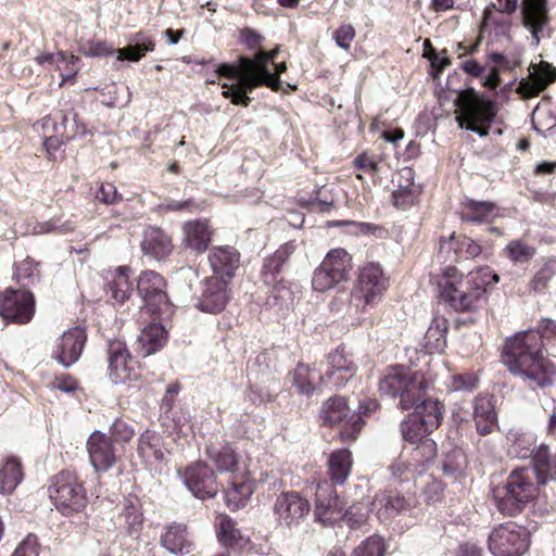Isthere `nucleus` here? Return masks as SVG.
<instances>
[{
	"label": "nucleus",
	"instance_id": "1a4fd4ad",
	"mask_svg": "<svg viewBox=\"0 0 556 556\" xmlns=\"http://www.w3.org/2000/svg\"><path fill=\"white\" fill-rule=\"evenodd\" d=\"M137 291L144 303V309L160 319H168L174 314V305L166 292V281L157 273L143 271L137 280Z\"/></svg>",
	"mask_w": 556,
	"mask_h": 556
},
{
	"label": "nucleus",
	"instance_id": "9d476101",
	"mask_svg": "<svg viewBox=\"0 0 556 556\" xmlns=\"http://www.w3.org/2000/svg\"><path fill=\"white\" fill-rule=\"evenodd\" d=\"M530 546V532L514 522L495 527L488 538L489 551L494 556H521Z\"/></svg>",
	"mask_w": 556,
	"mask_h": 556
},
{
	"label": "nucleus",
	"instance_id": "6e6d98bb",
	"mask_svg": "<svg viewBox=\"0 0 556 556\" xmlns=\"http://www.w3.org/2000/svg\"><path fill=\"white\" fill-rule=\"evenodd\" d=\"M78 61L79 59L73 54L66 55L64 52L58 53V66L62 71V81L60 86L75 78L78 73V67L76 66Z\"/></svg>",
	"mask_w": 556,
	"mask_h": 556
},
{
	"label": "nucleus",
	"instance_id": "0e129e2a",
	"mask_svg": "<svg viewBox=\"0 0 556 556\" xmlns=\"http://www.w3.org/2000/svg\"><path fill=\"white\" fill-rule=\"evenodd\" d=\"M444 485L441 481L432 478L424 486L425 501L428 504H433L441 501L443 496Z\"/></svg>",
	"mask_w": 556,
	"mask_h": 556
},
{
	"label": "nucleus",
	"instance_id": "69168bd1",
	"mask_svg": "<svg viewBox=\"0 0 556 556\" xmlns=\"http://www.w3.org/2000/svg\"><path fill=\"white\" fill-rule=\"evenodd\" d=\"M355 37V29L352 25H342L333 34L336 43L344 49L349 50L350 46Z\"/></svg>",
	"mask_w": 556,
	"mask_h": 556
},
{
	"label": "nucleus",
	"instance_id": "a211bd4d",
	"mask_svg": "<svg viewBox=\"0 0 556 556\" xmlns=\"http://www.w3.org/2000/svg\"><path fill=\"white\" fill-rule=\"evenodd\" d=\"M87 334L84 328L74 327L64 331L54 343L52 357L63 367L75 364L85 348Z\"/></svg>",
	"mask_w": 556,
	"mask_h": 556
},
{
	"label": "nucleus",
	"instance_id": "a18cd8bd",
	"mask_svg": "<svg viewBox=\"0 0 556 556\" xmlns=\"http://www.w3.org/2000/svg\"><path fill=\"white\" fill-rule=\"evenodd\" d=\"M369 501L354 502L344 510L343 514L341 513L340 519L342 518L351 529L359 528L369 517Z\"/></svg>",
	"mask_w": 556,
	"mask_h": 556
},
{
	"label": "nucleus",
	"instance_id": "5fc2aeb1",
	"mask_svg": "<svg viewBox=\"0 0 556 556\" xmlns=\"http://www.w3.org/2000/svg\"><path fill=\"white\" fill-rule=\"evenodd\" d=\"M380 157L376 154L363 152L353 160V165L358 170L376 178L380 172Z\"/></svg>",
	"mask_w": 556,
	"mask_h": 556
},
{
	"label": "nucleus",
	"instance_id": "37998d69",
	"mask_svg": "<svg viewBox=\"0 0 556 556\" xmlns=\"http://www.w3.org/2000/svg\"><path fill=\"white\" fill-rule=\"evenodd\" d=\"M185 243H210L213 230L207 220H193L184 225Z\"/></svg>",
	"mask_w": 556,
	"mask_h": 556
},
{
	"label": "nucleus",
	"instance_id": "0eeeda50",
	"mask_svg": "<svg viewBox=\"0 0 556 556\" xmlns=\"http://www.w3.org/2000/svg\"><path fill=\"white\" fill-rule=\"evenodd\" d=\"M48 491L55 507L64 515L80 511L87 504L86 491L75 472L64 470L55 475Z\"/></svg>",
	"mask_w": 556,
	"mask_h": 556
},
{
	"label": "nucleus",
	"instance_id": "49530a36",
	"mask_svg": "<svg viewBox=\"0 0 556 556\" xmlns=\"http://www.w3.org/2000/svg\"><path fill=\"white\" fill-rule=\"evenodd\" d=\"M53 119L55 132L61 138L68 140L79 132L77 114L74 112L59 111L53 115Z\"/></svg>",
	"mask_w": 556,
	"mask_h": 556
},
{
	"label": "nucleus",
	"instance_id": "7ed1b4c3",
	"mask_svg": "<svg viewBox=\"0 0 556 556\" xmlns=\"http://www.w3.org/2000/svg\"><path fill=\"white\" fill-rule=\"evenodd\" d=\"M500 277L489 267L463 275L455 266L442 269L438 281L440 298L456 312L476 309L484 295L486 288L497 283Z\"/></svg>",
	"mask_w": 556,
	"mask_h": 556
},
{
	"label": "nucleus",
	"instance_id": "79ce46f5",
	"mask_svg": "<svg viewBox=\"0 0 556 556\" xmlns=\"http://www.w3.org/2000/svg\"><path fill=\"white\" fill-rule=\"evenodd\" d=\"M433 430H426L422 421L414 415L407 416L401 422V433L404 441L416 444L428 434L432 433Z\"/></svg>",
	"mask_w": 556,
	"mask_h": 556
},
{
	"label": "nucleus",
	"instance_id": "680f3d73",
	"mask_svg": "<svg viewBox=\"0 0 556 556\" xmlns=\"http://www.w3.org/2000/svg\"><path fill=\"white\" fill-rule=\"evenodd\" d=\"M97 199L105 204L118 203L123 200L122 194L117 191L116 187L112 182L101 184L97 191Z\"/></svg>",
	"mask_w": 556,
	"mask_h": 556
},
{
	"label": "nucleus",
	"instance_id": "c9c22d12",
	"mask_svg": "<svg viewBox=\"0 0 556 556\" xmlns=\"http://www.w3.org/2000/svg\"><path fill=\"white\" fill-rule=\"evenodd\" d=\"M321 264L342 281L348 279L349 273L353 267L352 256L343 248L330 250Z\"/></svg>",
	"mask_w": 556,
	"mask_h": 556
},
{
	"label": "nucleus",
	"instance_id": "58836bf2",
	"mask_svg": "<svg viewBox=\"0 0 556 556\" xmlns=\"http://www.w3.org/2000/svg\"><path fill=\"white\" fill-rule=\"evenodd\" d=\"M206 455L215 464L219 472H235L238 470L239 456L230 444H226L220 448L207 446Z\"/></svg>",
	"mask_w": 556,
	"mask_h": 556
},
{
	"label": "nucleus",
	"instance_id": "aec40b11",
	"mask_svg": "<svg viewBox=\"0 0 556 556\" xmlns=\"http://www.w3.org/2000/svg\"><path fill=\"white\" fill-rule=\"evenodd\" d=\"M328 365L326 374L318 376L319 383L324 387L343 388L356 374L355 364L344 355L340 348L329 353Z\"/></svg>",
	"mask_w": 556,
	"mask_h": 556
},
{
	"label": "nucleus",
	"instance_id": "052dcab7",
	"mask_svg": "<svg viewBox=\"0 0 556 556\" xmlns=\"http://www.w3.org/2000/svg\"><path fill=\"white\" fill-rule=\"evenodd\" d=\"M39 544L38 539L34 534H28L15 548L12 556H38Z\"/></svg>",
	"mask_w": 556,
	"mask_h": 556
},
{
	"label": "nucleus",
	"instance_id": "864d4df0",
	"mask_svg": "<svg viewBox=\"0 0 556 556\" xmlns=\"http://www.w3.org/2000/svg\"><path fill=\"white\" fill-rule=\"evenodd\" d=\"M39 275V263L30 257H26L16 266V277L24 286L33 285L38 281Z\"/></svg>",
	"mask_w": 556,
	"mask_h": 556
},
{
	"label": "nucleus",
	"instance_id": "4be33fe9",
	"mask_svg": "<svg viewBox=\"0 0 556 556\" xmlns=\"http://www.w3.org/2000/svg\"><path fill=\"white\" fill-rule=\"evenodd\" d=\"M343 511L333 485L327 481L318 483L315 500V517L324 523H332L340 519Z\"/></svg>",
	"mask_w": 556,
	"mask_h": 556
},
{
	"label": "nucleus",
	"instance_id": "c03bdc74",
	"mask_svg": "<svg viewBox=\"0 0 556 556\" xmlns=\"http://www.w3.org/2000/svg\"><path fill=\"white\" fill-rule=\"evenodd\" d=\"M493 10L491 7H486L483 12V18L481 23V30H493L497 36H506L510 29V21Z\"/></svg>",
	"mask_w": 556,
	"mask_h": 556
},
{
	"label": "nucleus",
	"instance_id": "20e7f679",
	"mask_svg": "<svg viewBox=\"0 0 556 556\" xmlns=\"http://www.w3.org/2000/svg\"><path fill=\"white\" fill-rule=\"evenodd\" d=\"M542 490L538 473L528 466L513 470L505 483L492 492L497 510L504 516L514 517L522 513Z\"/></svg>",
	"mask_w": 556,
	"mask_h": 556
},
{
	"label": "nucleus",
	"instance_id": "c756f323",
	"mask_svg": "<svg viewBox=\"0 0 556 556\" xmlns=\"http://www.w3.org/2000/svg\"><path fill=\"white\" fill-rule=\"evenodd\" d=\"M167 340L165 327L159 323L146 326L138 336V349L142 356H149L163 348Z\"/></svg>",
	"mask_w": 556,
	"mask_h": 556
},
{
	"label": "nucleus",
	"instance_id": "6ab92c4d",
	"mask_svg": "<svg viewBox=\"0 0 556 556\" xmlns=\"http://www.w3.org/2000/svg\"><path fill=\"white\" fill-rule=\"evenodd\" d=\"M521 14L525 27L531 33L535 46L541 37L549 35V14L547 0H522Z\"/></svg>",
	"mask_w": 556,
	"mask_h": 556
},
{
	"label": "nucleus",
	"instance_id": "774afa93",
	"mask_svg": "<svg viewBox=\"0 0 556 556\" xmlns=\"http://www.w3.org/2000/svg\"><path fill=\"white\" fill-rule=\"evenodd\" d=\"M509 257L514 262L528 261L535 252L532 245H507Z\"/></svg>",
	"mask_w": 556,
	"mask_h": 556
},
{
	"label": "nucleus",
	"instance_id": "412c9836",
	"mask_svg": "<svg viewBox=\"0 0 556 556\" xmlns=\"http://www.w3.org/2000/svg\"><path fill=\"white\" fill-rule=\"evenodd\" d=\"M87 448L91 465L98 472H106L117 462L112 439L98 431L89 437Z\"/></svg>",
	"mask_w": 556,
	"mask_h": 556
},
{
	"label": "nucleus",
	"instance_id": "bb28decb",
	"mask_svg": "<svg viewBox=\"0 0 556 556\" xmlns=\"http://www.w3.org/2000/svg\"><path fill=\"white\" fill-rule=\"evenodd\" d=\"M530 468L538 473V481L543 486V494L546 495L545 488L549 483H556V453L551 454L548 446L541 444L533 451Z\"/></svg>",
	"mask_w": 556,
	"mask_h": 556
},
{
	"label": "nucleus",
	"instance_id": "39448f33",
	"mask_svg": "<svg viewBox=\"0 0 556 556\" xmlns=\"http://www.w3.org/2000/svg\"><path fill=\"white\" fill-rule=\"evenodd\" d=\"M425 377L412 372L404 366L388 367L379 379L378 389L382 396L399 399V408L409 410L420 400V394L428 390Z\"/></svg>",
	"mask_w": 556,
	"mask_h": 556
},
{
	"label": "nucleus",
	"instance_id": "de8ad7c7",
	"mask_svg": "<svg viewBox=\"0 0 556 556\" xmlns=\"http://www.w3.org/2000/svg\"><path fill=\"white\" fill-rule=\"evenodd\" d=\"M467 464L466 455L459 447L447 452L442 460V470L448 477H457L463 472Z\"/></svg>",
	"mask_w": 556,
	"mask_h": 556
},
{
	"label": "nucleus",
	"instance_id": "f03ea898",
	"mask_svg": "<svg viewBox=\"0 0 556 556\" xmlns=\"http://www.w3.org/2000/svg\"><path fill=\"white\" fill-rule=\"evenodd\" d=\"M279 52L276 48L269 52L260 51L254 58L240 56L233 64L224 63L217 68L220 76L235 80V83L223 85V96L231 99L236 105L248 106L251 98L248 92L260 86H267L275 91L281 87V81L276 75H271L268 67Z\"/></svg>",
	"mask_w": 556,
	"mask_h": 556
},
{
	"label": "nucleus",
	"instance_id": "f3484780",
	"mask_svg": "<svg viewBox=\"0 0 556 556\" xmlns=\"http://www.w3.org/2000/svg\"><path fill=\"white\" fill-rule=\"evenodd\" d=\"M377 509V516L382 521L392 520L400 516L417 518L418 500L414 494L388 493L377 496L371 503Z\"/></svg>",
	"mask_w": 556,
	"mask_h": 556
},
{
	"label": "nucleus",
	"instance_id": "f257e3e1",
	"mask_svg": "<svg viewBox=\"0 0 556 556\" xmlns=\"http://www.w3.org/2000/svg\"><path fill=\"white\" fill-rule=\"evenodd\" d=\"M556 336V320L542 318L538 330L519 332L506 340L503 363L528 388L545 389L556 384V367L543 357V338Z\"/></svg>",
	"mask_w": 556,
	"mask_h": 556
},
{
	"label": "nucleus",
	"instance_id": "603ef678",
	"mask_svg": "<svg viewBox=\"0 0 556 556\" xmlns=\"http://www.w3.org/2000/svg\"><path fill=\"white\" fill-rule=\"evenodd\" d=\"M342 280L337 278L323 264L314 270L312 278V287L315 291L325 292L337 286Z\"/></svg>",
	"mask_w": 556,
	"mask_h": 556
},
{
	"label": "nucleus",
	"instance_id": "bf43d9fd",
	"mask_svg": "<svg viewBox=\"0 0 556 556\" xmlns=\"http://www.w3.org/2000/svg\"><path fill=\"white\" fill-rule=\"evenodd\" d=\"M477 384L478 378L473 374L465 372L452 376L450 388L453 391H472Z\"/></svg>",
	"mask_w": 556,
	"mask_h": 556
},
{
	"label": "nucleus",
	"instance_id": "e2e57ef3",
	"mask_svg": "<svg viewBox=\"0 0 556 556\" xmlns=\"http://www.w3.org/2000/svg\"><path fill=\"white\" fill-rule=\"evenodd\" d=\"M111 439L116 442H128L132 439L135 431L125 421L116 419L111 426Z\"/></svg>",
	"mask_w": 556,
	"mask_h": 556
},
{
	"label": "nucleus",
	"instance_id": "ea45409f",
	"mask_svg": "<svg viewBox=\"0 0 556 556\" xmlns=\"http://www.w3.org/2000/svg\"><path fill=\"white\" fill-rule=\"evenodd\" d=\"M23 479L22 464L15 457H9L0 468V493H11Z\"/></svg>",
	"mask_w": 556,
	"mask_h": 556
},
{
	"label": "nucleus",
	"instance_id": "4468645a",
	"mask_svg": "<svg viewBox=\"0 0 556 556\" xmlns=\"http://www.w3.org/2000/svg\"><path fill=\"white\" fill-rule=\"evenodd\" d=\"M108 362V375L114 384L135 381L139 378L138 364L131 357L125 342L121 340L109 342Z\"/></svg>",
	"mask_w": 556,
	"mask_h": 556
},
{
	"label": "nucleus",
	"instance_id": "e433bc0d",
	"mask_svg": "<svg viewBox=\"0 0 556 556\" xmlns=\"http://www.w3.org/2000/svg\"><path fill=\"white\" fill-rule=\"evenodd\" d=\"M253 492V482L248 478L232 481L231 485L224 493L226 505L231 510L240 509L245 505Z\"/></svg>",
	"mask_w": 556,
	"mask_h": 556
},
{
	"label": "nucleus",
	"instance_id": "a19ab883",
	"mask_svg": "<svg viewBox=\"0 0 556 556\" xmlns=\"http://www.w3.org/2000/svg\"><path fill=\"white\" fill-rule=\"evenodd\" d=\"M318 376H321L319 369L300 364L293 372V383L300 393L309 395L316 388Z\"/></svg>",
	"mask_w": 556,
	"mask_h": 556
},
{
	"label": "nucleus",
	"instance_id": "9b49d317",
	"mask_svg": "<svg viewBox=\"0 0 556 556\" xmlns=\"http://www.w3.org/2000/svg\"><path fill=\"white\" fill-rule=\"evenodd\" d=\"M321 418L325 425L340 427L339 433L343 441L355 440L364 424L361 416L352 412L343 396L327 400L321 408Z\"/></svg>",
	"mask_w": 556,
	"mask_h": 556
},
{
	"label": "nucleus",
	"instance_id": "f8f14e48",
	"mask_svg": "<svg viewBox=\"0 0 556 556\" xmlns=\"http://www.w3.org/2000/svg\"><path fill=\"white\" fill-rule=\"evenodd\" d=\"M389 287V278L379 263H367L361 267L352 296L364 305L378 303Z\"/></svg>",
	"mask_w": 556,
	"mask_h": 556
},
{
	"label": "nucleus",
	"instance_id": "72a5a7b5",
	"mask_svg": "<svg viewBox=\"0 0 556 556\" xmlns=\"http://www.w3.org/2000/svg\"><path fill=\"white\" fill-rule=\"evenodd\" d=\"M462 219L470 223H490L496 215V205L489 201L467 199L462 203Z\"/></svg>",
	"mask_w": 556,
	"mask_h": 556
},
{
	"label": "nucleus",
	"instance_id": "13d9d810",
	"mask_svg": "<svg viewBox=\"0 0 556 556\" xmlns=\"http://www.w3.org/2000/svg\"><path fill=\"white\" fill-rule=\"evenodd\" d=\"M349 227L348 231L355 235L371 236L372 239H386L387 230L380 226L368 223L343 222Z\"/></svg>",
	"mask_w": 556,
	"mask_h": 556
},
{
	"label": "nucleus",
	"instance_id": "4c0bfd02",
	"mask_svg": "<svg viewBox=\"0 0 556 556\" xmlns=\"http://www.w3.org/2000/svg\"><path fill=\"white\" fill-rule=\"evenodd\" d=\"M352 454L349 450L342 448L330 454L328 466L332 482L343 484L352 468Z\"/></svg>",
	"mask_w": 556,
	"mask_h": 556
},
{
	"label": "nucleus",
	"instance_id": "09e8293b",
	"mask_svg": "<svg viewBox=\"0 0 556 556\" xmlns=\"http://www.w3.org/2000/svg\"><path fill=\"white\" fill-rule=\"evenodd\" d=\"M445 319H435L426 332L427 344L437 352H442L446 348V325Z\"/></svg>",
	"mask_w": 556,
	"mask_h": 556
},
{
	"label": "nucleus",
	"instance_id": "423d86ee",
	"mask_svg": "<svg viewBox=\"0 0 556 556\" xmlns=\"http://www.w3.org/2000/svg\"><path fill=\"white\" fill-rule=\"evenodd\" d=\"M457 103L462 110V115L457 117L459 127L486 137L489 126L496 115L494 102L468 89L458 96Z\"/></svg>",
	"mask_w": 556,
	"mask_h": 556
},
{
	"label": "nucleus",
	"instance_id": "b1692460",
	"mask_svg": "<svg viewBox=\"0 0 556 556\" xmlns=\"http://www.w3.org/2000/svg\"><path fill=\"white\" fill-rule=\"evenodd\" d=\"M211 267L219 279H231L240 263V253L235 245H215L208 254Z\"/></svg>",
	"mask_w": 556,
	"mask_h": 556
},
{
	"label": "nucleus",
	"instance_id": "2eb2a0df",
	"mask_svg": "<svg viewBox=\"0 0 556 556\" xmlns=\"http://www.w3.org/2000/svg\"><path fill=\"white\" fill-rule=\"evenodd\" d=\"M34 312V295L27 290L9 289L0 300V315L8 321L26 324L31 319Z\"/></svg>",
	"mask_w": 556,
	"mask_h": 556
},
{
	"label": "nucleus",
	"instance_id": "473e14b6",
	"mask_svg": "<svg viewBox=\"0 0 556 556\" xmlns=\"http://www.w3.org/2000/svg\"><path fill=\"white\" fill-rule=\"evenodd\" d=\"M118 527L130 536H138L143 525V514L137 501L126 500L122 511L117 515Z\"/></svg>",
	"mask_w": 556,
	"mask_h": 556
},
{
	"label": "nucleus",
	"instance_id": "393cba45",
	"mask_svg": "<svg viewBox=\"0 0 556 556\" xmlns=\"http://www.w3.org/2000/svg\"><path fill=\"white\" fill-rule=\"evenodd\" d=\"M414 416L420 419L426 430H437L443 420L444 405L438 399L430 396L428 390L420 394V400L415 401Z\"/></svg>",
	"mask_w": 556,
	"mask_h": 556
},
{
	"label": "nucleus",
	"instance_id": "7c9ffc66",
	"mask_svg": "<svg viewBox=\"0 0 556 556\" xmlns=\"http://www.w3.org/2000/svg\"><path fill=\"white\" fill-rule=\"evenodd\" d=\"M137 452L143 462L149 466L162 463L164 459V453L162 451V438L155 431H143L138 440Z\"/></svg>",
	"mask_w": 556,
	"mask_h": 556
},
{
	"label": "nucleus",
	"instance_id": "dca6fc26",
	"mask_svg": "<svg viewBox=\"0 0 556 556\" xmlns=\"http://www.w3.org/2000/svg\"><path fill=\"white\" fill-rule=\"evenodd\" d=\"M182 481L188 490L199 498H212L218 492L216 475L203 462H197L186 467Z\"/></svg>",
	"mask_w": 556,
	"mask_h": 556
},
{
	"label": "nucleus",
	"instance_id": "6e6552de",
	"mask_svg": "<svg viewBox=\"0 0 556 556\" xmlns=\"http://www.w3.org/2000/svg\"><path fill=\"white\" fill-rule=\"evenodd\" d=\"M155 42L153 38L146 33H136L130 42L121 49H114L106 41L89 40L79 46V52L86 56H108L117 54V61H140L147 52L153 51Z\"/></svg>",
	"mask_w": 556,
	"mask_h": 556
},
{
	"label": "nucleus",
	"instance_id": "4d7b16f0",
	"mask_svg": "<svg viewBox=\"0 0 556 556\" xmlns=\"http://www.w3.org/2000/svg\"><path fill=\"white\" fill-rule=\"evenodd\" d=\"M219 540L225 545H233L238 543L241 539V532L236 528V523L229 517H223L219 523Z\"/></svg>",
	"mask_w": 556,
	"mask_h": 556
},
{
	"label": "nucleus",
	"instance_id": "338daca9",
	"mask_svg": "<svg viewBox=\"0 0 556 556\" xmlns=\"http://www.w3.org/2000/svg\"><path fill=\"white\" fill-rule=\"evenodd\" d=\"M389 470L392 477L400 481L408 480L409 475L413 471L412 465L403 458H399L395 462H393L392 465L389 467Z\"/></svg>",
	"mask_w": 556,
	"mask_h": 556
},
{
	"label": "nucleus",
	"instance_id": "f704fd0d",
	"mask_svg": "<svg viewBox=\"0 0 556 556\" xmlns=\"http://www.w3.org/2000/svg\"><path fill=\"white\" fill-rule=\"evenodd\" d=\"M294 302V291L289 282L280 280L277 282L266 299V306L277 314H283L292 308Z\"/></svg>",
	"mask_w": 556,
	"mask_h": 556
},
{
	"label": "nucleus",
	"instance_id": "c85d7f7f",
	"mask_svg": "<svg viewBox=\"0 0 556 556\" xmlns=\"http://www.w3.org/2000/svg\"><path fill=\"white\" fill-rule=\"evenodd\" d=\"M473 419L477 431L481 435H488L492 432L497 420V415L491 397L479 395L475 399Z\"/></svg>",
	"mask_w": 556,
	"mask_h": 556
},
{
	"label": "nucleus",
	"instance_id": "3c124183",
	"mask_svg": "<svg viewBox=\"0 0 556 556\" xmlns=\"http://www.w3.org/2000/svg\"><path fill=\"white\" fill-rule=\"evenodd\" d=\"M386 544L381 536L371 535L354 548L352 556H384Z\"/></svg>",
	"mask_w": 556,
	"mask_h": 556
},
{
	"label": "nucleus",
	"instance_id": "2f4dec72",
	"mask_svg": "<svg viewBox=\"0 0 556 556\" xmlns=\"http://www.w3.org/2000/svg\"><path fill=\"white\" fill-rule=\"evenodd\" d=\"M555 80L556 70L548 64H544L532 73L529 79H522L519 89L528 98L536 97Z\"/></svg>",
	"mask_w": 556,
	"mask_h": 556
},
{
	"label": "nucleus",
	"instance_id": "8fccbe9b",
	"mask_svg": "<svg viewBox=\"0 0 556 556\" xmlns=\"http://www.w3.org/2000/svg\"><path fill=\"white\" fill-rule=\"evenodd\" d=\"M293 252V245H281L279 249L275 251L273 255L267 256L264 260L263 265V275L265 277V281H267L268 274L278 273L281 266L286 263L289 256Z\"/></svg>",
	"mask_w": 556,
	"mask_h": 556
},
{
	"label": "nucleus",
	"instance_id": "5701e85b",
	"mask_svg": "<svg viewBox=\"0 0 556 556\" xmlns=\"http://www.w3.org/2000/svg\"><path fill=\"white\" fill-rule=\"evenodd\" d=\"M228 301L227 281L218 277H211L203 283L197 307L205 313L218 314L225 309Z\"/></svg>",
	"mask_w": 556,
	"mask_h": 556
},
{
	"label": "nucleus",
	"instance_id": "a878e982",
	"mask_svg": "<svg viewBox=\"0 0 556 556\" xmlns=\"http://www.w3.org/2000/svg\"><path fill=\"white\" fill-rule=\"evenodd\" d=\"M160 544L174 555L188 554L192 548V541L187 531V527L182 523L166 526L161 533Z\"/></svg>",
	"mask_w": 556,
	"mask_h": 556
},
{
	"label": "nucleus",
	"instance_id": "ddd939ff",
	"mask_svg": "<svg viewBox=\"0 0 556 556\" xmlns=\"http://www.w3.org/2000/svg\"><path fill=\"white\" fill-rule=\"evenodd\" d=\"M311 510L309 502L299 492H282L277 496L273 514L278 526L292 529L298 527Z\"/></svg>",
	"mask_w": 556,
	"mask_h": 556
},
{
	"label": "nucleus",
	"instance_id": "cd10ccee",
	"mask_svg": "<svg viewBox=\"0 0 556 556\" xmlns=\"http://www.w3.org/2000/svg\"><path fill=\"white\" fill-rule=\"evenodd\" d=\"M129 271V267L119 266L113 271L108 273L105 277V293L113 304H122L129 298L131 292Z\"/></svg>",
	"mask_w": 556,
	"mask_h": 556
}]
</instances>
